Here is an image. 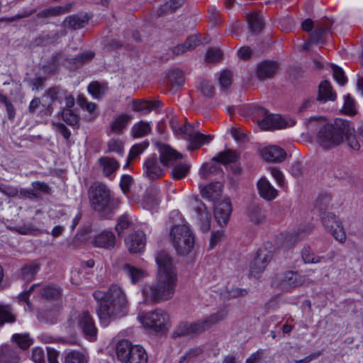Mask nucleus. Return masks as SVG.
Returning a JSON list of instances; mask_svg holds the SVG:
<instances>
[{"label":"nucleus","instance_id":"f257e3e1","mask_svg":"<svg viewBox=\"0 0 363 363\" xmlns=\"http://www.w3.org/2000/svg\"><path fill=\"white\" fill-rule=\"evenodd\" d=\"M155 262L157 264V281L155 284L145 285L143 294L145 301L159 303L173 297L177 275L172 257L168 252L159 251Z\"/></svg>","mask_w":363,"mask_h":363},{"label":"nucleus","instance_id":"f03ea898","mask_svg":"<svg viewBox=\"0 0 363 363\" xmlns=\"http://www.w3.org/2000/svg\"><path fill=\"white\" fill-rule=\"evenodd\" d=\"M93 297L98 303V316L106 325L128 313V298L123 289L116 284L111 285L107 291H94Z\"/></svg>","mask_w":363,"mask_h":363},{"label":"nucleus","instance_id":"7ed1b4c3","mask_svg":"<svg viewBox=\"0 0 363 363\" xmlns=\"http://www.w3.org/2000/svg\"><path fill=\"white\" fill-rule=\"evenodd\" d=\"M352 126L346 120L336 119L333 123H325L320 128L317 140L325 150L339 146L344 142V135L351 134Z\"/></svg>","mask_w":363,"mask_h":363},{"label":"nucleus","instance_id":"20e7f679","mask_svg":"<svg viewBox=\"0 0 363 363\" xmlns=\"http://www.w3.org/2000/svg\"><path fill=\"white\" fill-rule=\"evenodd\" d=\"M89 200L93 209L102 216L111 214L115 209V200L105 184L96 182L88 189Z\"/></svg>","mask_w":363,"mask_h":363},{"label":"nucleus","instance_id":"39448f33","mask_svg":"<svg viewBox=\"0 0 363 363\" xmlns=\"http://www.w3.org/2000/svg\"><path fill=\"white\" fill-rule=\"evenodd\" d=\"M330 199L328 196L318 198L315 201V208L320 212L322 223L325 228L330 233L334 238L343 244L346 241L347 235L340 220L332 213H326Z\"/></svg>","mask_w":363,"mask_h":363},{"label":"nucleus","instance_id":"423d86ee","mask_svg":"<svg viewBox=\"0 0 363 363\" xmlns=\"http://www.w3.org/2000/svg\"><path fill=\"white\" fill-rule=\"evenodd\" d=\"M170 238L177 253L180 255H189L194 247V235L186 225H177L172 227Z\"/></svg>","mask_w":363,"mask_h":363},{"label":"nucleus","instance_id":"0eeeda50","mask_svg":"<svg viewBox=\"0 0 363 363\" xmlns=\"http://www.w3.org/2000/svg\"><path fill=\"white\" fill-rule=\"evenodd\" d=\"M140 319L145 327L157 332L164 331L169 321L167 313L161 309L147 312L141 315Z\"/></svg>","mask_w":363,"mask_h":363},{"label":"nucleus","instance_id":"6e6552de","mask_svg":"<svg viewBox=\"0 0 363 363\" xmlns=\"http://www.w3.org/2000/svg\"><path fill=\"white\" fill-rule=\"evenodd\" d=\"M259 111L260 114L264 116L262 119L257 121L258 125L262 130L280 129L295 123L294 121H291V124H289L280 115L268 114L264 108H259Z\"/></svg>","mask_w":363,"mask_h":363},{"label":"nucleus","instance_id":"1a4fd4ad","mask_svg":"<svg viewBox=\"0 0 363 363\" xmlns=\"http://www.w3.org/2000/svg\"><path fill=\"white\" fill-rule=\"evenodd\" d=\"M224 318V313L217 312L204 319L199 320L194 323H190L191 334L199 335L202 333L218 322L223 320Z\"/></svg>","mask_w":363,"mask_h":363},{"label":"nucleus","instance_id":"9d476101","mask_svg":"<svg viewBox=\"0 0 363 363\" xmlns=\"http://www.w3.org/2000/svg\"><path fill=\"white\" fill-rule=\"evenodd\" d=\"M232 212L230 201L225 199L216 203L214 208V217L220 227L225 226L229 221Z\"/></svg>","mask_w":363,"mask_h":363},{"label":"nucleus","instance_id":"9b49d317","mask_svg":"<svg viewBox=\"0 0 363 363\" xmlns=\"http://www.w3.org/2000/svg\"><path fill=\"white\" fill-rule=\"evenodd\" d=\"M143 173L147 179L152 181L163 176L164 171L157 157L152 156L145 160L143 164Z\"/></svg>","mask_w":363,"mask_h":363},{"label":"nucleus","instance_id":"f8f14e48","mask_svg":"<svg viewBox=\"0 0 363 363\" xmlns=\"http://www.w3.org/2000/svg\"><path fill=\"white\" fill-rule=\"evenodd\" d=\"M79 325L87 339L91 341L96 339L97 329L95 326L94 319L88 311H83L79 315Z\"/></svg>","mask_w":363,"mask_h":363},{"label":"nucleus","instance_id":"ddd939ff","mask_svg":"<svg viewBox=\"0 0 363 363\" xmlns=\"http://www.w3.org/2000/svg\"><path fill=\"white\" fill-rule=\"evenodd\" d=\"M160 161L164 166H172L178 160L182 159V155L172 148L169 145L161 144L159 145Z\"/></svg>","mask_w":363,"mask_h":363},{"label":"nucleus","instance_id":"4468645a","mask_svg":"<svg viewBox=\"0 0 363 363\" xmlns=\"http://www.w3.org/2000/svg\"><path fill=\"white\" fill-rule=\"evenodd\" d=\"M125 245L130 253H138L143 251L146 238L143 231H136L130 234L125 240Z\"/></svg>","mask_w":363,"mask_h":363},{"label":"nucleus","instance_id":"2eb2a0df","mask_svg":"<svg viewBox=\"0 0 363 363\" xmlns=\"http://www.w3.org/2000/svg\"><path fill=\"white\" fill-rule=\"evenodd\" d=\"M260 154L264 160L274 163L283 162L286 156V152L277 145H270L263 148Z\"/></svg>","mask_w":363,"mask_h":363},{"label":"nucleus","instance_id":"dca6fc26","mask_svg":"<svg viewBox=\"0 0 363 363\" xmlns=\"http://www.w3.org/2000/svg\"><path fill=\"white\" fill-rule=\"evenodd\" d=\"M98 164L104 177L112 179L118 169L119 162L113 157L104 156L98 159Z\"/></svg>","mask_w":363,"mask_h":363},{"label":"nucleus","instance_id":"f3484780","mask_svg":"<svg viewBox=\"0 0 363 363\" xmlns=\"http://www.w3.org/2000/svg\"><path fill=\"white\" fill-rule=\"evenodd\" d=\"M279 68V64L274 61H263L258 64L256 76L259 80L273 77Z\"/></svg>","mask_w":363,"mask_h":363},{"label":"nucleus","instance_id":"a211bd4d","mask_svg":"<svg viewBox=\"0 0 363 363\" xmlns=\"http://www.w3.org/2000/svg\"><path fill=\"white\" fill-rule=\"evenodd\" d=\"M195 210L201 230L205 233L208 232L211 227V213L207 211L204 203L199 201H196Z\"/></svg>","mask_w":363,"mask_h":363},{"label":"nucleus","instance_id":"6ab92c4d","mask_svg":"<svg viewBox=\"0 0 363 363\" xmlns=\"http://www.w3.org/2000/svg\"><path fill=\"white\" fill-rule=\"evenodd\" d=\"M89 16L86 13H79L67 16L63 24L72 30H78L84 28L89 23Z\"/></svg>","mask_w":363,"mask_h":363},{"label":"nucleus","instance_id":"aec40b11","mask_svg":"<svg viewBox=\"0 0 363 363\" xmlns=\"http://www.w3.org/2000/svg\"><path fill=\"white\" fill-rule=\"evenodd\" d=\"M272 255L265 249H260L252 263L250 268L252 272L259 273L262 272L271 261Z\"/></svg>","mask_w":363,"mask_h":363},{"label":"nucleus","instance_id":"412c9836","mask_svg":"<svg viewBox=\"0 0 363 363\" xmlns=\"http://www.w3.org/2000/svg\"><path fill=\"white\" fill-rule=\"evenodd\" d=\"M133 345L128 340H120L116 347V353L118 359L122 363H128L132 358V351H133Z\"/></svg>","mask_w":363,"mask_h":363},{"label":"nucleus","instance_id":"4be33fe9","mask_svg":"<svg viewBox=\"0 0 363 363\" xmlns=\"http://www.w3.org/2000/svg\"><path fill=\"white\" fill-rule=\"evenodd\" d=\"M279 281L281 287L288 289L303 285L304 279L292 271H288L279 278Z\"/></svg>","mask_w":363,"mask_h":363},{"label":"nucleus","instance_id":"5701e85b","mask_svg":"<svg viewBox=\"0 0 363 363\" xmlns=\"http://www.w3.org/2000/svg\"><path fill=\"white\" fill-rule=\"evenodd\" d=\"M72 6L73 3H69L64 6H57L50 7L40 11L37 14V17L39 18H48L50 17L63 15L71 11Z\"/></svg>","mask_w":363,"mask_h":363},{"label":"nucleus","instance_id":"b1692460","mask_svg":"<svg viewBox=\"0 0 363 363\" xmlns=\"http://www.w3.org/2000/svg\"><path fill=\"white\" fill-rule=\"evenodd\" d=\"M257 189L261 197L267 201L274 199L278 194L277 190L265 178H262L259 180Z\"/></svg>","mask_w":363,"mask_h":363},{"label":"nucleus","instance_id":"393cba45","mask_svg":"<svg viewBox=\"0 0 363 363\" xmlns=\"http://www.w3.org/2000/svg\"><path fill=\"white\" fill-rule=\"evenodd\" d=\"M116 243V237L111 231H104L96 235L94 239V244L96 247L106 249L113 248Z\"/></svg>","mask_w":363,"mask_h":363},{"label":"nucleus","instance_id":"a878e982","mask_svg":"<svg viewBox=\"0 0 363 363\" xmlns=\"http://www.w3.org/2000/svg\"><path fill=\"white\" fill-rule=\"evenodd\" d=\"M223 185L220 182L211 183L201 189V194L203 199L208 200L217 199L222 193Z\"/></svg>","mask_w":363,"mask_h":363},{"label":"nucleus","instance_id":"bb28decb","mask_svg":"<svg viewBox=\"0 0 363 363\" xmlns=\"http://www.w3.org/2000/svg\"><path fill=\"white\" fill-rule=\"evenodd\" d=\"M161 104L160 101H147L144 99L133 101V110L135 112H141L143 114H147L157 108Z\"/></svg>","mask_w":363,"mask_h":363},{"label":"nucleus","instance_id":"cd10ccee","mask_svg":"<svg viewBox=\"0 0 363 363\" xmlns=\"http://www.w3.org/2000/svg\"><path fill=\"white\" fill-rule=\"evenodd\" d=\"M132 116L127 113L116 116L110 124L111 130L116 134H121L131 121Z\"/></svg>","mask_w":363,"mask_h":363},{"label":"nucleus","instance_id":"c85d7f7f","mask_svg":"<svg viewBox=\"0 0 363 363\" xmlns=\"http://www.w3.org/2000/svg\"><path fill=\"white\" fill-rule=\"evenodd\" d=\"M336 99V93L333 91L330 83L327 81H323L318 89V94L317 100L321 102L328 101H335Z\"/></svg>","mask_w":363,"mask_h":363},{"label":"nucleus","instance_id":"c756f323","mask_svg":"<svg viewBox=\"0 0 363 363\" xmlns=\"http://www.w3.org/2000/svg\"><path fill=\"white\" fill-rule=\"evenodd\" d=\"M161 197V192L158 187L148 189L144 196L145 207L147 209L154 208L159 204Z\"/></svg>","mask_w":363,"mask_h":363},{"label":"nucleus","instance_id":"7c9ffc66","mask_svg":"<svg viewBox=\"0 0 363 363\" xmlns=\"http://www.w3.org/2000/svg\"><path fill=\"white\" fill-rule=\"evenodd\" d=\"M17 351L9 345H3L0 348V363H18Z\"/></svg>","mask_w":363,"mask_h":363},{"label":"nucleus","instance_id":"2f4dec72","mask_svg":"<svg viewBox=\"0 0 363 363\" xmlns=\"http://www.w3.org/2000/svg\"><path fill=\"white\" fill-rule=\"evenodd\" d=\"M313 230L311 226L299 228L294 233L288 234L285 238V242L288 246L294 245L297 242L304 239Z\"/></svg>","mask_w":363,"mask_h":363},{"label":"nucleus","instance_id":"473e14b6","mask_svg":"<svg viewBox=\"0 0 363 363\" xmlns=\"http://www.w3.org/2000/svg\"><path fill=\"white\" fill-rule=\"evenodd\" d=\"M40 267V264L36 262H31L22 267L21 270V277L23 279L32 281Z\"/></svg>","mask_w":363,"mask_h":363},{"label":"nucleus","instance_id":"72a5a7b5","mask_svg":"<svg viewBox=\"0 0 363 363\" xmlns=\"http://www.w3.org/2000/svg\"><path fill=\"white\" fill-rule=\"evenodd\" d=\"M123 271L130 279L132 284H135L141 280L145 272L143 269L132 266L130 264H125L122 267Z\"/></svg>","mask_w":363,"mask_h":363},{"label":"nucleus","instance_id":"f704fd0d","mask_svg":"<svg viewBox=\"0 0 363 363\" xmlns=\"http://www.w3.org/2000/svg\"><path fill=\"white\" fill-rule=\"evenodd\" d=\"M184 0H169L160 6L158 10V15L165 16L175 12L178 9L182 6Z\"/></svg>","mask_w":363,"mask_h":363},{"label":"nucleus","instance_id":"c9c22d12","mask_svg":"<svg viewBox=\"0 0 363 363\" xmlns=\"http://www.w3.org/2000/svg\"><path fill=\"white\" fill-rule=\"evenodd\" d=\"M248 216L255 224L262 223L267 218V212L259 206H252L248 211Z\"/></svg>","mask_w":363,"mask_h":363},{"label":"nucleus","instance_id":"e433bc0d","mask_svg":"<svg viewBox=\"0 0 363 363\" xmlns=\"http://www.w3.org/2000/svg\"><path fill=\"white\" fill-rule=\"evenodd\" d=\"M108 87L106 83H101L98 81L92 82L88 86L89 92L95 99H100L108 91Z\"/></svg>","mask_w":363,"mask_h":363},{"label":"nucleus","instance_id":"4c0bfd02","mask_svg":"<svg viewBox=\"0 0 363 363\" xmlns=\"http://www.w3.org/2000/svg\"><path fill=\"white\" fill-rule=\"evenodd\" d=\"M213 139L211 135H204L196 132L192 138L189 140L190 148L191 150L198 149L204 144L209 143Z\"/></svg>","mask_w":363,"mask_h":363},{"label":"nucleus","instance_id":"58836bf2","mask_svg":"<svg viewBox=\"0 0 363 363\" xmlns=\"http://www.w3.org/2000/svg\"><path fill=\"white\" fill-rule=\"evenodd\" d=\"M248 26L252 32L259 33L264 28L262 16L257 13H252L247 16Z\"/></svg>","mask_w":363,"mask_h":363},{"label":"nucleus","instance_id":"ea45409f","mask_svg":"<svg viewBox=\"0 0 363 363\" xmlns=\"http://www.w3.org/2000/svg\"><path fill=\"white\" fill-rule=\"evenodd\" d=\"M16 320L13 310L9 305L0 304V326L5 323H11Z\"/></svg>","mask_w":363,"mask_h":363},{"label":"nucleus","instance_id":"a19ab883","mask_svg":"<svg viewBox=\"0 0 363 363\" xmlns=\"http://www.w3.org/2000/svg\"><path fill=\"white\" fill-rule=\"evenodd\" d=\"M61 114L63 121L67 125L76 128L79 127V116L73 111L69 108H63Z\"/></svg>","mask_w":363,"mask_h":363},{"label":"nucleus","instance_id":"79ce46f5","mask_svg":"<svg viewBox=\"0 0 363 363\" xmlns=\"http://www.w3.org/2000/svg\"><path fill=\"white\" fill-rule=\"evenodd\" d=\"M238 155L235 151L228 150L226 151L220 152L217 156L213 157L212 160L228 164L236 161Z\"/></svg>","mask_w":363,"mask_h":363},{"label":"nucleus","instance_id":"37998d69","mask_svg":"<svg viewBox=\"0 0 363 363\" xmlns=\"http://www.w3.org/2000/svg\"><path fill=\"white\" fill-rule=\"evenodd\" d=\"M133 352L132 354V358L128 363H147V354L145 349L140 345H135L133 347Z\"/></svg>","mask_w":363,"mask_h":363},{"label":"nucleus","instance_id":"c03bdc74","mask_svg":"<svg viewBox=\"0 0 363 363\" xmlns=\"http://www.w3.org/2000/svg\"><path fill=\"white\" fill-rule=\"evenodd\" d=\"M150 130L151 127L148 123L140 121L133 126L131 134L135 138H141L147 135Z\"/></svg>","mask_w":363,"mask_h":363},{"label":"nucleus","instance_id":"a18cd8bd","mask_svg":"<svg viewBox=\"0 0 363 363\" xmlns=\"http://www.w3.org/2000/svg\"><path fill=\"white\" fill-rule=\"evenodd\" d=\"M40 294L46 299H59L61 297V289L57 287L46 286L40 289Z\"/></svg>","mask_w":363,"mask_h":363},{"label":"nucleus","instance_id":"49530a36","mask_svg":"<svg viewBox=\"0 0 363 363\" xmlns=\"http://www.w3.org/2000/svg\"><path fill=\"white\" fill-rule=\"evenodd\" d=\"M88 357L82 352L79 351H71L68 352L65 357L64 363H87Z\"/></svg>","mask_w":363,"mask_h":363},{"label":"nucleus","instance_id":"de8ad7c7","mask_svg":"<svg viewBox=\"0 0 363 363\" xmlns=\"http://www.w3.org/2000/svg\"><path fill=\"white\" fill-rule=\"evenodd\" d=\"M301 256L305 263L317 264L320 262L323 259V257L315 255L311 250V247L308 245L303 247L301 252Z\"/></svg>","mask_w":363,"mask_h":363},{"label":"nucleus","instance_id":"09e8293b","mask_svg":"<svg viewBox=\"0 0 363 363\" xmlns=\"http://www.w3.org/2000/svg\"><path fill=\"white\" fill-rule=\"evenodd\" d=\"M184 82V74L182 71L174 70L167 76V84L170 86H179Z\"/></svg>","mask_w":363,"mask_h":363},{"label":"nucleus","instance_id":"8fccbe9b","mask_svg":"<svg viewBox=\"0 0 363 363\" xmlns=\"http://www.w3.org/2000/svg\"><path fill=\"white\" fill-rule=\"evenodd\" d=\"M131 223V219L127 214L119 216L117 219L116 225L115 227V229L118 235H120L123 232V230L128 229Z\"/></svg>","mask_w":363,"mask_h":363},{"label":"nucleus","instance_id":"3c124183","mask_svg":"<svg viewBox=\"0 0 363 363\" xmlns=\"http://www.w3.org/2000/svg\"><path fill=\"white\" fill-rule=\"evenodd\" d=\"M108 152H115L119 155H123L124 152V145L122 140L119 139H111L107 143Z\"/></svg>","mask_w":363,"mask_h":363},{"label":"nucleus","instance_id":"603ef678","mask_svg":"<svg viewBox=\"0 0 363 363\" xmlns=\"http://www.w3.org/2000/svg\"><path fill=\"white\" fill-rule=\"evenodd\" d=\"M189 171V166L186 164H179L175 165L172 170V177L174 179H182L184 178Z\"/></svg>","mask_w":363,"mask_h":363},{"label":"nucleus","instance_id":"864d4df0","mask_svg":"<svg viewBox=\"0 0 363 363\" xmlns=\"http://www.w3.org/2000/svg\"><path fill=\"white\" fill-rule=\"evenodd\" d=\"M220 167L214 163H205L200 169L199 174L202 177H208L211 174H215L220 172Z\"/></svg>","mask_w":363,"mask_h":363},{"label":"nucleus","instance_id":"5fc2aeb1","mask_svg":"<svg viewBox=\"0 0 363 363\" xmlns=\"http://www.w3.org/2000/svg\"><path fill=\"white\" fill-rule=\"evenodd\" d=\"M11 340L22 350H27L32 343L27 335L15 334Z\"/></svg>","mask_w":363,"mask_h":363},{"label":"nucleus","instance_id":"6e6d98bb","mask_svg":"<svg viewBox=\"0 0 363 363\" xmlns=\"http://www.w3.org/2000/svg\"><path fill=\"white\" fill-rule=\"evenodd\" d=\"M220 86L223 89H226L230 86L233 82V73L228 69H225L220 72L219 78Z\"/></svg>","mask_w":363,"mask_h":363},{"label":"nucleus","instance_id":"4d7b16f0","mask_svg":"<svg viewBox=\"0 0 363 363\" xmlns=\"http://www.w3.org/2000/svg\"><path fill=\"white\" fill-rule=\"evenodd\" d=\"M343 112L348 116H354L357 113L355 101L350 94L345 97V103L342 108Z\"/></svg>","mask_w":363,"mask_h":363},{"label":"nucleus","instance_id":"13d9d810","mask_svg":"<svg viewBox=\"0 0 363 363\" xmlns=\"http://www.w3.org/2000/svg\"><path fill=\"white\" fill-rule=\"evenodd\" d=\"M327 26H317L313 32L311 33L310 38L311 42L318 44L324 42V35Z\"/></svg>","mask_w":363,"mask_h":363},{"label":"nucleus","instance_id":"bf43d9fd","mask_svg":"<svg viewBox=\"0 0 363 363\" xmlns=\"http://www.w3.org/2000/svg\"><path fill=\"white\" fill-rule=\"evenodd\" d=\"M223 57V52L218 48H210L206 55V61L208 63H216Z\"/></svg>","mask_w":363,"mask_h":363},{"label":"nucleus","instance_id":"052dcab7","mask_svg":"<svg viewBox=\"0 0 363 363\" xmlns=\"http://www.w3.org/2000/svg\"><path fill=\"white\" fill-rule=\"evenodd\" d=\"M77 104L81 108L85 109L89 113H94L97 107L95 103L87 101L85 96L82 94L78 96Z\"/></svg>","mask_w":363,"mask_h":363},{"label":"nucleus","instance_id":"680f3d73","mask_svg":"<svg viewBox=\"0 0 363 363\" xmlns=\"http://www.w3.org/2000/svg\"><path fill=\"white\" fill-rule=\"evenodd\" d=\"M189 335H191L190 329V323L182 322L175 328L174 331L173 332L172 336L174 337H177Z\"/></svg>","mask_w":363,"mask_h":363},{"label":"nucleus","instance_id":"e2e57ef3","mask_svg":"<svg viewBox=\"0 0 363 363\" xmlns=\"http://www.w3.org/2000/svg\"><path fill=\"white\" fill-rule=\"evenodd\" d=\"M332 70L334 79L340 86H344L347 83V79L345 77V72L342 68L337 65H333Z\"/></svg>","mask_w":363,"mask_h":363},{"label":"nucleus","instance_id":"0e129e2a","mask_svg":"<svg viewBox=\"0 0 363 363\" xmlns=\"http://www.w3.org/2000/svg\"><path fill=\"white\" fill-rule=\"evenodd\" d=\"M199 88L201 93L207 97H212L214 94V86L208 80H202Z\"/></svg>","mask_w":363,"mask_h":363},{"label":"nucleus","instance_id":"69168bd1","mask_svg":"<svg viewBox=\"0 0 363 363\" xmlns=\"http://www.w3.org/2000/svg\"><path fill=\"white\" fill-rule=\"evenodd\" d=\"M172 127L174 129V130L177 131V129L179 130V131L182 133H184L186 136V139L189 141L191 138L193 137V135L195 134V131L194 130V128L190 124H186L182 127H178L177 128L174 125V122L172 121Z\"/></svg>","mask_w":363,"mask_h":363},{"label":"nucleus","instance_id":"338daca9","mask_svg":"<svg viewBox=\"0 0 363 363\" xmlns=\"http://www.w3.org/2000/svg\"><path fill=\"white\" fill-rule=\"evenodd\" d=\"M347 140L349 147L353 150H359L360 148V144L358 142L356 136L354 135V128L352 126V131L351 134L348 135H344V140Z\"/></svg>","mask_w":363,"mask_h":363},{"label":"nucleus","instance_id":"774afa93","mask_svg":"<svg viewBox=\"0 0 363 363\" xmlns=\"http://www.w3.org/2000/svg\"><path fill=\"white\" fill-rule=\"evenodd\" d=\"M147 145L145 144H137L133 145L128 154V157H130V160H134L139 155H140L145 149L147 147Z\"/></svg>","mask_w":363,"mask_h":363}]
</instances>
